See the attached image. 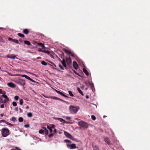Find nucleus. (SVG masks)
<instances>
[{
  "mask_svg": "<svg viewBox=\"0 0 150 150\" xmlns=\"http://www.w3.org/2000/svg\"><path fill=\"white\" fill-rule=\"evenodd\" d=\"M64 142H68V143H71V142L69 140H68V139H66L64 140Z\"/></svg>",
  "mask_w": 150,
  "mask_h": 150,
  "instance_id": "nucleus-45",
  "label": "nucleus"
},
{
  "mask_svg": "<svg viewBox=\"0 0 150 150\" xmlns=\"http://www.w3.org/2000/svg\"><path fill=\"white\" fill-rule=\"evenodd\" d=\"M11 120L13 122H15L16 121V118L14 117H12L11 119Z\"/></svg>",
  "mask_w": 150,
  "mask_h": 150,
  "instance_id": "nucleus-33",
  "label": "nucleus"
},
{
  "mask_svg": "<svg viewBox=\"0 0 150 150\" xmlns=\"http://www.w3.org/2000/svg\"><path fill=\"white\" fill-rule=\"evenodd\" d=\"M5 123H6L7 125H10V126H12L13 125L12 124H11V123H9L8 122H7L6 121V122H5Z\"/></svg>",
  "mask_w": 150,
  "mask_h": 150,
  "instance_id": "nucleus-41",
  "label": "nucleus"
},
{
  "mask_svg": "<svg viewBox=\"0 0 150 150\" xmlns=\"http://www.w3.org/2000/svg\"><path fill=\"white\" fill-rule=\"evenodd\" d=\"M66 62L68 64H69L71 63V59L70 57H69V58H66Z\"/></svg>",
  "mask_w": 150,
  "mask_h": 150,
  "instance_id": "nucleus-13",
  "label": "nucleus"
},
{
  "mask_svg": "<svg viewBox=\"0 0 150 150\" xmlns=\"http://www.w3.org/2000/svg\"><path fill=\"white\" fill-rule=\"evenodd\" d=\"M27 115L28 117H31L33 116V114L31 112H28L27 113Z\"/></svg>",
  "mask_w": 150,
  "mask_h": 150,
  "instance_id": "nucleus-22",
  "label": "nucleus"
},
{
  "mask_svg": "<svg viewBox=\"0 0 150 150\" xmlns=\"http://www.w3.org/2000/svg\"><path fill=\"white\" fill-rule=\"evenodd\" d=\"M0 108H4V104H1L0 105Z\"/></svg>",
  "mask_w": 150,
  "mask_h": 150,
  "instance_id": "nucleus-53",
  "label": "nucleus"
},
{
  "mask_svg": "<svg viewBox=\"0 0 150 150\" xmlns=\"http://www.w3.org/2000/svg\"><path fill=\"white\" fill-rule=\"evenodd\" d=\"M44 132L46 135H47L48 134V131L47 129H45V130H44Z\"/></svg>",
  "mask_w": 150,
  "mask_h": 150,
  "instance_id": "nucleus-36",
  "label": "nucleus"
},
{
  "mask_svg": "<svg viewBox=\"0 0 150 150\" xmlns=\"http://www.w3.org/2000/svg\"><path fill=\"white\" fill-rule=\"evenodd\" d=\"M24 127H25L28 128L29 127V125H24Z\"/></svg>",
  "mask_w": 150,
  "mask_h": 150,
  "instance_id": "nucleus-50",
  "label": "nucleus"
},
{
  "mask_svg": "<svg viewBox=\"0 0 150 150\" xmlns=\"http://www.w3.org/2000/svg\"><path fill=\"white\" fill-rule=\"evenodd\" d=\"M19 110H20V112L21 113L23 112V111L22 109H21V108H19Z\"/></svg>",
  "mask_w": 150,
  "mask_h": 150,
  "instance_id": "nucleus-60",
  "label": "nucleus"
},
{
  "mask_svg": "<svg viewBox=\"0 0 150 150\" xmlns=\"http://www.w3.org/2000/svg\"><path fill=\"white\" fill-rule=\"evenodd\" d=\"M19 97L18 96H16L14 97V99L16 100H18Z\"/></svg>",
  "mask_w": 150,
  "mask_h": 150,
  "instance_id": "nucleus-35",
  "label": "nucleus"
},
{
  "mask_svg": "<svg viewBox=\"0 0 150 150\" xmlns=\"http://www.w3.org/2000/svg\"><path fill=\"white\" fill-rule=\"evenodd\" d=\"M67 147L70 149H73L77 148L75 144H67Z\"/></svg>",
  "mask_w": 150,
  "mask_h": 150,
  "instance_id": "nucleus-6",
  "label": "nucleus"
},
{
  "mask_svg": "<svg viewBox=\"0 0 150 150\" xmlns=\"http://www.w3.org/2000/svg\"><path fill=\"white\" fill-rule=\"evenodd\" d=\"M42 52H43L44 53H47L48 54H50V52L49 51H47L45 50H42Z\"/></svg>",
  "mask_w": 150,
  "mask_h": 150,
  "instance_id": "nucleus-34",
  "label": "nucleus"
},
{
  "mask_svg": "<svg viewBox=\"0 0 150 150\" xmlns=\"http://www.w3.org/2000/svg\"><path fill=\"white\" fill-rule=\"evenodd\" d=\"M13 105L14 106H17V103L15 102H12Z\"/></svg>",
  "mask_w": 150,
  "mask_h": 150,
  "instance_id": "nucleus-39",
  "label": "nucleus"
},
{
  "mask_svg": "<svg viewBox=\"0 0 150 150\" xmlns=\"http://www.w3.org/2000/svg\"><path fill=\"white\" fill-rule=\"evenodd\" d=\"M54 119L56 120H57L59 121H60L61 122H62L63 123H66V124H72L71 122H69L68 121H66L64 119H63L62 118H58V117H55L54 118Z\"/></svg>",
  "mask_w": 150,
  "mask_h": 150,
  "instance_id": "nucleus-5",
  "label": "nucleus"
},
{
  "mask_svg": "<svg viewBox=\"0 0 150 150\" xmlns=\"http://www.w3.org/2000/svg\"><path fill=\"white\" fill-rule=\"evenodd\" d=\"M7 85L10 87L11 88H15L16 87V85L14 83L12 82L8 83Z\"/></svg>",
  "mask_w": 150,
  "mask_h": 150,
  "instance_id": "nucleus-7",
  "label": "nucleus"
},
{
  "mask_svg": "<svg viewBox=\"0 0 150 150\" xmlns=\"http://www.w3.org/2000/svg\"><path fill=\"white\" fill-rule=\"evenodd\" d=\"M1 133L3 137H6L8 135L9 133V130L7 128H3L1 130Z\"/></svg>",
  "mask_w": 150,
  "mask_h": 150,
  "instance_id": "nucleus-2",
  "label": "nucleus"
},
{
  "mask_svg": "<svg viewBox=\"0 0 150 150\" xmlns=\"http://www.w3.org/2000/svg\"><path fill=\"white\" fill-rule=\"evenodd\" d=\"M63 50L65 52L68 54L70 55L71 52L69 50H68L65 49H63Z\"/></svg>",
  "mask_w": 150,
  "mask_h": 150,
  "instance_id": "nucleus-14",
  "label": "nucleus"
},
{
  "mask_svg": "<svg viewBox=\"0 0 150 150\" xmlns=\"http://www.w3.org/2000/svg\"><path fill=\"white\" fill-rule=\"evenodd\" d=\"M42 128L43 129H44V130H45V129H46V128L45 127H42Z\"/></svg>",
  "mask_w": 150,
  "mask_h": 150,
  "instance_id": "nucleus-64",
  "label": "nucleus"
},
{
  "mask_svg": "<svg viewBox=\"0 0 150 150\" xmlns=\"http://www.w3.org/2000/svg\"><path fill=\"white\" fill-rule=\"evenodd\" d=\"M30 81H31L32 82H33V83L36 82V81H35L34 80H33V79H32L31 78L30 79Z\"/></svg>",
  "mask_w": 150,
  "mask_h": 150,
  "instance_id": "nucleus-49",
  "label": "nucleus"
},
{
  "mask_svg": "<svg viewBox=\"0 0 150 150\" xmlns=\"http://www.w3.org/2000/svg\"><path fill=\"white\" fill-rule=\"evenodd\" d=\"M69 111L71 114H75L78 111L77 108L75 107L70 105L69 107Z\"/></svg>",
  "mask_w": 150,
  "mask_h": 150,
  "instance_id": "nucleus-4",
  "label": "nucleus"
},
{
  "mask_svg": "<svg viewBox=\"0 0 150 150\" xmlns=\"http://www.w3.org/2000/svg\"><path fill=\"white\" fill-rule=\"evenodd\" d=\"M77 90L79 92L82 96H83L84 94L82 91L79 88H78Z\"/></svg>",
  "mask_w": 150,
  "mask_h": 150,
  "instance_id": "nucleus-19",
  "label": "nucleus"
},
{
  "mask_svg": "<svg viewBox=\"0 0 150 150\" xmlns=\"http://www.w3.org/2000/svg\"><path fill=\"white\" fill-rule=\"evenodd\" d=\"M29 33L28 30L27 29H25L23 30V33L26 35H27Z\"/></svg>",
  "mask_w": 150,
  "mask_h": 150,
  "instance_id": "nucleus-17",
  "label": "nucleus"
},
{
  "mask_svg": "<svg viewBox=\"0 0 150 150\" xmlns=\"http://www.w3.org/2000/svg\"><path fill=\"white\" fill-rule=\"evenodd\" d=\"M66 119L67 120H70L71 119V117H66Z\"/></svg>",
  "mask_w": 150,
  "mask_h": 150,
  "instance_id": "nucleus-47",
  "label": "nucleus"
},
{
  "mask_svg": "<svg viewBox=\"0 0 150 150\" xmlns=\"http://www.w3.org/2000/svg\"><path fill=\"white\" fill-rule=\"evenodd\" d=\"M59 101H61L62 102H63L64 103H68V102H67V101H65L64 100H62L61 99L59 98Z\"/></svg>",
  "mask_w": 150,
  "mask_h": 150,
  "instance_id": "nucleus-40",
  "label": "nucleus"
},
{
  "mask_svg": "<svg viewBox=\"0 0 150 150\" xmlns=\"http://www.w3.org/2000/svg\"><path fill=\"white\" fill-rule=\"evenodd\" d=\"M70 55L74 57H76L77 56L76 54L71 52Z\"/></svg>",
  "mask_w": 150,
  "mask_h": 150,
  "instance_id": "nucleus-29",
  "label": "nucleus"
},
{
  "mask_svg": "<svg viewBox=\"0 0 150 150\" xmlns=\"http://www.w3.org/2000/svg\"><path fill=\"white\" fill-rule=\"evenodd\" d=\"M73 71L74 72V73L76 74H77L78 75H79V74L78 73H77L75 70H74Z\"/></svg>",
  "mask_w": 150,
  "mask_h": 150,
  "instance_id": "nucleus-52",
  "label": "nucleus"
},
{
  "mask_svg": "<svg viewBox=\"0 0 150 150\" xmlns=\"http://www.w3.org/2000/svg\"><path fill=\"white\" fill-rule=\"evenodd\" d=\"M1 103H4L9 101V98L5 95L3 94L0 98Z\"/></svg>",
  "mask_w": 150,
  "mask_h": 150,
  "instance_id": "nucleus-1",
  "label": "nucleus"
},
{
  "mask_svg": "<svg viewBox=\"0 0 150 150\" xmlns=\"http://www.w3.org/2000/svg\"><path fill=\"white\" fill-rule=\"evenodd\" d=\"M37 44L38 46H41L42 47V48L43 49H44L45 47V46L44 45V44L42 43H37Z\"/></svg>",
  "mask_w": 150,
  "mask_h": 150,
  "instance_id": "nucleus-16",
  "label": "nucleus"
},
{
  "mask_svg": "<svg viewBox=\"0 0 150 150\" xmlns=\"http://www.w3.org/2000/svg\"><path fill=\"white\" fill-rule=\"evenodd\" d=\"M15 149H16L17 150H21V149H19L18 147H16Z\"/></svg>",
  "mask_w": 150,
  "mask_h": 150,
  "instance_id": "nucleus-61",
  "label": "nucleus"
},
{
  "mask_svg": "<svg viewBox=\"0 0 150 150\" xmlns=\"http://www.w3.org/2000/svg\"><path fill=\"white\" fill-rule=\"evenodd\" d=\"M54 135V134L51 133V134H50L48 136L50 137H51L53 136Z\"/></svg>",
  "mask_w": 150,
  "mask_h": 150,
  "instance_id": "nucleus-42",
  "label": "nucleus"
},
{
  "mask_svg": "<svg viewBox=\"0 0 150 150\" xmlns=\"http://www.w3.org/2000/svg\"><path fill=\"white\" fill-rule=\"evenodd\" d=\"M64 54L63 53H62V54H61L59 56L62 58L63 57H64Z\"/></svg>",
  "mask_w": 150,
  "mask_h": 150,
  "instance_id": "nucleus-46",
  "label": "nucleus"
},
{
  "mask_svg": "<svg viewBox=\"0 0 150 150\" xmlns=\"http://www.w3.org/2000/svg\"><path fill=\"white\" fill-rule=\"evenodd\" d=\"M91 118L93 120H96V117H95V116H94V115H91Z\"/></svg>",
  "mask_w": 150,
  "mask_h": 150,
  "instance_id": "nucleus-37",
  "label": "nucleus"
},
{
  "mask_svg": "<svg viewBox=\"0 0 150 150\" xmlns=\"http://www.w3.org/2000/svg\"><path fill=\"white\" fill-rule=\"evenodd\" d=\"M19 103L21 105H22L23 103V100L22 99H21L19 100Z\"/></svg>",
  "mask_w": 150,
  "mask_h": 150,
  "instance_id": "nucleus-32",
  "label": "nucleus"
},
{
  "mask_svg": "<svg viewBox=\"0 0 150 150\" xmlns=\"http://www.w3.org/2000/svg\"><path fill=\"white\" fill-rule=\"evenodd\" d=\"M20 76L22 77H24L25 78V76H26V75L25 74H23L21 75Z\"/></svg>",
  "mask_w": 150,
  "mask_h": 150,
  "instance_id": "nucleus-58",
  "label": "nucleus"
},
{
  "mask_svg": "<svg viewBox=\"0 0 150 150\" xmlns=\"http://www.w3.org/2000/svg\"><path fill=\"white\" fill-rule=\"evenodd\" d=\"M59 94H60V95H61V96H63L64 97H65L67 98H69V97H68L67 96L65 95V94H64L62 92H60Z\"/></svg>",
  "mask_w": 150,
  "mask_h": 150,
  "instance_id": "nucleus-21",
  "label": "nucleus"
},
{
  "mask_svg": "<svg viewBox=\"0 0 150 150\" xmlns=\"http://www.w3.org/2000/svg\"><path fill=\"white\" fill-rule=\"evenodd\" d=\"M8 40L9 41H13V39H12V38H9L8 39Z\"/></svg>",
  "mask_w": 150,
  "mask_h": 150,
  "instance_id": "nucleus-51",
  "label": "nucleus"
},
{
  "mask_svg": "<svg viewBox=\"0 0 150 150\" xmlns=\"http://www.w3.org/2000/svg\"><path fill=\"white\" fill-rule=\"evenodd\" d=\"M73 66L74 68L76 69H77L78 68V65L76 62L74 61L73 63Z\"/></svg>",
  "mask_w": 150,
  "mask_h": 150,
  "instance_id": "nucleus-10",
  "label": "nucleus"
},
{
  "mask_svg": "<svg viewBox=\"0 0 150 150\" xmlns=\"http://www.w3.org/2000/svg\"><path fill=\"white\" fill-rule=\"evenodd\" d=\"M13 42L17 44H19V42L16 39H13Z\"/></svg>",
  "mask_w": 150,
  "mask_h": 150,
  "instance_id": "nucleus-30",
  "label": "nucleus"
},
{
  "mask_svg": "<svg viewBox=\"0 0 150 150\" xmlns=\"http://www.w3.org/2000/svg\"><path fill=\"white\" fill-rule=\"evenodd\" d=\"M38 51L39 52H42V50L41 48H39L38 49Z\"/></svg>",
  "mask_w": 150,
  "mask_h": 150,
  "instance_id": "nucleus-59",
  "label": "nucleus"
},
{
  "mask_svg": "<svg viewBox=\"0 0 150 150\" xmlns=\"http://www.w3.org/2000/svg\"><path fill=\"white\" fill-rule=\"evenodd\" d=\"M83 71L86 76H88L89 75V73L85 69L83 68Z\"/></svg>",
  "mask_w": 150,
  "mask_h": 150,
  "instance_id": "nucleus-15",
  "label": "nucleus"
},
{
  "mask_svg": "<svg viewBox=\"0 0 150 150\" xmlns=\"http://www.w3.org/2000/svg\"><path fill=\"white\" fill-rule=\"evenodd\" d=\"M54 133L56 134L57 132V129H54Z\"/></svg>",
  "mask_w": 150,
  "mask_h": 150,
  "instance_id": "nucleus-55",
  "label": "nucleus"
},
{
  "mask_svg": "<svg viewBox=\"0 0 150 150\" xmlns=\"http://www.w3.org/2000/svg\"><path fill=\"white\" fill-rule=\"evenodd\" d=\"M18 121L20 122H22L23 121V119L22 117H19L18 118Z\"/></svg>",
  "mask_w": 150,
  "mask_h": 150,
  "instance_id": "nucleus-31",
  "label": "nucleus"
},
{
  "mask_svg": "<svg viewBox=\"0 0 150 150\" xmlns=\"http://www.w3.org/2000/svg\"><path fill=\"white\" fill-rule=\"evenodd\" d=\"M18 36L22 38H24L25 37L24 35L22 34L21 33H18Z\"/></svg>",
  "mask_w": 150,
  "mask_h": 150,
  "instance_id": "nucleus-24",
  "label": "nucleus"
},
{
  "mask_svg": "<svg viewBox=\"0 0 150 150\" xmlns=\"http://www.w3.org/2000/svg\"><path fill=\"white\" fill-rule=\"evenodd\" d=\"M6 121L5 120H1L0 121V123H1L2 122H4V123H5L6 122Z\"/></svg>",
  "mask_w": 150,
  "mask_h": 150,
  "instance_id": "nucleus-54",
  "label": "nucleus"
},
{
  "mask_svg": "<svg viewBox=\"0 0 150 150\" xmlns=\"http://www.w3.org/2000/svg\"><path fill=\"white\" fill-rule=\"evenodd\" d=\"M41 64L42 65L45 66H46L47 64L44 61H42L41 62Z\"/></svg>",
  "mask_w": 150,
  "mask_h": 150,
  "instance_id": "nucleus-26",
  "label": "nucleus"
},
{
  "mask_svg": "<svg viewBox=\"0 0 150 150\" xmlns=\"http://www.w3.org/2000/svg\"><path fill=\"white\" fill-rule=\"evenodd\" d=\"M69 95L71 97H73L74 95L72 93V92L71 91H68Z\"/></svg>",
  "mask_w": 150,
  "mask_h": 150,
  "instance_id": "nucleus-27",
  "label": "nucleus"
},
{
  "mask_svg": "<svg viewBox=\"0 0 150 150\" xmlns=\"http://www.w3.org/2000/svg\"><path fill=\"white\" fill-rule=\"evenodd\" d=\"M39 132L40 134H42L44 132V130L42 129H40L39 131Z\"/></svg>",
  "mask_w": 150,
  "mask_h": 150,
  "instance_id": "nucleus-38",
  "label": "nucleus"
},
{
  "mask_svg": "<svg viewBox=\"0 0 150 150\" xmlns=\"http://www.w3.org/2000/svg\"><path fill=\"white\" fill-rule=\"evenodd\" d=\"M0 93L5 95L6 92L5 91H3L2 89H0Z\"/></svg>",
  "mask_w": 150,
  "mask_h": 150,
  "instance_id": "nucleus-28",
  "label": "nucleus"
},
{
  "mask_svg": "<svg viewBox=\"0 0 150 150\" xmlns=\"http://www.w3.org/2000/svg\"><path fill=\"white\" fill-rule=\"evenodd\" d=\"M51 98L53 99L59 100V98L55 96H51Z\"/></svg>",
  "mask_w": 150,
  "mask_h": 150,
  "instance_id": "nucleus-25",
  "label": "nucleus"
},
{
  "mask_svg": "<svg viewBox=\"0 0 150 150\" xmlns=\"http://www.w3.org/2000/svg\"><path fill=\"white\" fill-rule=\"evenodd\" d=\"M7 57L8 58L11 59H15L16 57V56L13 54H9L7 55Z\"/></svg>",
  "mask_w": 150,
  "mask_h": 150,
  "instance_id": "nucleus-11",
  "label": "nucleus"
},
{
  "mask_svg": "<svg viewBox=\"0 0 150 150\" xmlns=\"http://www.w3.org/2000/svg\"><path fill=\"white\" fill-rule=\"evenodd\" d=\"M47 128L49 130L50 132V133H51L52 132V130L51 127H49L48 126H47Z\"/></svg>",
  "mask_w": 150,
  "mask_h": 150,
  "instance_id": "nucleus-23",
  "label": "nucleus"
},
{
  "mask_svg": "<svg viewBox=\"0 0 150 150\" xmlns=\"http://www.w3.org/2000/svg\"><path fill=\"white\" fill-rule=\"evenodd\" d=\"M25 78L28 80H30L31 78H30L28 76L26 75V76H25Z\"/></svg>",
  "mask_w": 150,
  "mask_h": 150,
  "instance_id": "nucleus-44",
  "label": "nucleus"
},
{
  "mask_svg": "<svg viewBox=\"0 0 150 150\" xmlns=\"http://www.w3.org/2000/svg\"><path fill=\"white\" fill-rule=\"evenodd\" d=\"M64 134H65V135L68 138L70 139H72V137L70 134H69V133L67 132L66 131L64 132Z\"/></svg>",
  "mask_w": 150,
  "mask_h": 150,
  "instance_id": "nucleus-9",
  "label": "nucleus"
},
{
  "mask_svg": "<svg viewBox=\"0 0 150 150\" xmlns=\"http://www.w3.org/2000/svg\"><path fill=\"white\" fill-rule=\"evenodd\" d=\"M78 125L82 128H88V124L82 120L79 122Z\"/></svg>",
  "mask_w": 150,
  "mask_h": 150,
  "instance_id": "nucleus-3",
  "label": "nucleus"
},
{
  "mask_svg": "<svg viewBox=\"0 0 150 150\" xmlns=\"http://www.w3.org/2000/svg\"><path fill=\"white\" fill-rule=\"evenodd\" d=\"M18 83L20 85L24 86L25 84V80L23 79H19L18 81Z\"/></svg>",
  "mask_w": 150,
  "mask_h": 150,
  "instance_id": "nucleus-8",
  "label": "nucleus"
},
{
  "mask_svg": "<svg viewBox=\"0 0 150 150\" xmlns=\"http://www.w3.org/2000/svg\"><path fill=\"white\" fill-rule=\"evenodd\" d=\"M59 66L61 69L64 70V69L63 67H62V66L61 64H59Z\"/></svg>",
  "mask_w": 150,
  "mask_h": 150,
  "instance_id": "nucleus-43",
  "label": "nucleus"
},
{
  "mask_svg": "<svg viewBox=\"0 0 150 150\" xmlns=\"http://www.w3.org/2000/svg\"><path fill=\"white\" fill-rule=\"evenodd\" d=\"M24 43L25 44L27 45H31V43L30 42L27 40H24Z\"/></svg>",
  "mask_w": 150,
  "mask_h": 150,
  "instance_id": "nucleus-20",
  "label": "nucleus"
},
{
  "mask_svg": "<svg viewBox=\"0 0 150 150\" xmlns=\"http://www.w3.org/2000/svg\"><path fill=\"white\" fill-rule=\"evenodd\" d=\"M105 142L109 145L110 144V142L108 138L106 137L105 139Z\"/></svg>",
  "mask_w": 150,
  "mask_h": 150,
  "instance_id": "nucleus-12",
  "label": "nucleus"
},
{
  "mask_svg": "<svg viewBox=\"0 0 150 150\" xmlns=\"http://www.w3.org/2000/svg\"><path fill=\"white\" fill-rule=\"evenodd\" d=\"M55 127L56 126L54 125H52L51 128H53L54 129Z\"/></svg>",
  "mask_w": 150,
  "mask_h": 150,
  "instance_id": "nucleus-48",
  "label": "nucleus"
},
{
  "mask_svg": "<svg viewBox=\"0 0 150 150\" xmlns=\"http://www.w3.org/2000/svg\"><path fill=\"white\" fill-rule=\"evenodd\" d=\"M61 63L63 65L64 67H67L66 64L65 62V61L64 59L62 61Z\"/></svg>",
  "mask_w": 150,
  "mask_h": 150,
  "instance_id": "nucleus-18",
  "label": "nucleus"
},
{
  "mask_svg": "<svg viewBox=\"0 0 150 150\" xmlns=\"http://www.w3.org/2000/svg\"><path fill=\"white\" fill-rule=\"evenodd\" d=\"M19 41L21 42H22L23 41V40L21 39H19Z\"/></svg>",
  "mask_w": 150,
  "mask_h": 150,
  "instance_id": "nucleus-62",
  "label": "nucleus"
},
{
  "mask_svg": "<svg viewBox=\"0 0 150 150\" xmlns=\"http://www.w3.org/2000/svg\"><path fill=\"white\" fill-rule=\"evenodd\" d=\"M50 62L53 65L54 67H56V65L54 63H52V62Z\"/></svg>",
  "mask_w": 150,
  "mask_h": 150,
  "instance_id": "nucleus-57",
  "label": "nucleus"
},
{
  "mask_svg": "<svg viewBox=\"0 0 150 150\" xmlns=\"http://www.w3.org/2000/svg\"><path fill=\"white\" fill-rule=\"evenodd\" d=\"M15 110H16V111H18V108L17 107H16L15 108Z\"/></svg>",
  "mask_w": 150,
  "mask_h": 150,
  "instance_id": "nucleus-63",
  "label": "nucleus"
},
{
  "mask_svg": "<svg viewBox=\"0 0 150 150\" xmlns=\"http://www.w3.org/2000/svg\"><path fill=\"white\" fill-rule=\"evenodd\" d=\"M55 91L57 93H58L59 94H60V92H61L59 91H58V90H55Z\"/></svg>",
  "mask_w": 150,
  "mask_h": 150,
  "instance_id": "nucleus-56",
  "label": "nucleus"
}]
</instances>
